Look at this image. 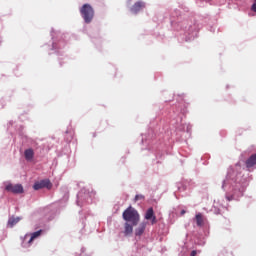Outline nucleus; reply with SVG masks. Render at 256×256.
Masks as SVG:
<instances>
[{
    "label": "nucleus",
    "instance_id": "a211bd4d",
    "mask_svg": "<svg viewBox=\"0 0 256 256\" xmlns=\"http://www.w3.org/2000/svg\"><path fill=\"white\" fill-rule=\"evenodd\" d=\"M28 235L25 236V239H27Z\"/></svg>",
    "mask_w": 256,
    "mask_h": 256
},
{
    "label": "nucleus",
    "instance_id": "f257e3e1",
    "mask_svg": "<svg viewBox=\"0 0 256 256\" xmlns=\"http://www.w3.org/2000/svg\"><path fill=\"white\" fill-rule=\"evenodd\" d=\"M122 217L124 221L127 223H132V225H138L139 224V212L135 210L133 207H128L122 214Z\"/></svg>",
    "mask_w": 256,
    "mask_h": 256
},
{
    "label": "nucleus",
    "instance_id": "1a4fd4ad",
    "mask_svg": "<svg viewBox=\"0 0 256 256\" xmlns=\"http://www.w3.org/2000/svg\"><path fill=\"white\" fill-rule=\"evenodd\" d=\"M147 227V223L142 222L139 227L135 230V235L137 237H141V235H143V233H145V229Z\"/></svg>",
    "mask_w": 256,
    "mask_h": 256
},
{
    "label": "nucleus",
    "instance_id": "f3484780",
    "mask_svg": "<svg viewBox=\"0 0 256 256\" xmlns=\"http://www.w3.org/2000/svg\"><path fill=\"white\" fill-rule=\"evenodd\" d=\"M128 3L130 4V3H131V0H128Z\"/></svg>",
    "mask_w": 256,
    "mask_h": 256
},
{
    "label": "nucleus",
    "instance_id": "6ab92c4d",
    "mask_svg": "<svg viewBox=\"0 0 256 256\" xmlns=\"http://www.w3.org/2000/svg\"><path fill=\"white\" fill-rule=\"evenodd\" d=\"M206 1H210V0H206Z\"/></svg>",
    "mask_w": 256,
    "mask_h": 256
},
{
    "label": "nucleus",
    "instance_id": "20e7f679",
    "mask_svg": "<svg viewBox=\"0 0 256 256\" xmlns=\"http://www.w3.org/2000/svg\"><path fill=\"white\" fill-rule=\"evenodd\" d=\"M44 187H46L47 189H51L52 185H51V181L49 180H42L40 182H36L33 186V189L35 191H39V189H44Z\"/></svg>",
    "mask_w": 256,
    "mask_h": 256
},
{
    "label": "nucleus",
    "instance_id": "0eeeda50",
    "mask_svg": "<svg viewBox=\"0 0 256 256\" xmlns=\"http://www.w3.org/2000/svg\"><path fill=\"white\" fill-rule=\"evenodd\" d=\"M133 227H135V225H131L129 224V222H126L124 224V235L125 237H129V235H132L133 234Z\"/></svg>",
    "mask_w": 256,
    "mask_h": 256
},
{
    "label": "nucleus",
    "instance_id": "4468645a",
    "mask_svg": "<svg viewBox=\"0 0 256 256\" xmlns=\"http://www.w3.org/2000/svg\"><path fill=\"white\" fill-rule=\"evenodd\" d=\"M139 199H143V195H136L135 196V201H139Z\"/></svg>",
    "mask_w": 256,
    "mask_h": 256
},
{
    "label": "nucleus",
    "instance_id": "dca6fc26",
    "mask_svg": "<svg viewBox=\"0 0 256 256\" xmlns=\"http://www.w3.org/2000/svg\"><path fill=\"white\" fill-rule=\"evenodd\" d=\"M181 215H185V210H182V211H181Z\"/></svg>",
    "mask_w": 256,
    "mask_h": 256
},
{
    "label": "nucleus",
    "instance_id": "2eb2a0df",
    "mask_svg": "<svg viewBox=\"0 0 256 256\" xmlns=\"http://www.w3.org/2000/svg\"><path fill=\"white\" fill-rule=\"evenodd\" d=\"M252 11H254V13H256V1H254L253 5H252Z\"/></svg>",
    "mask_w": 256,
    "mask_h": 256
},
{
    "label": "nucleus",
    "instance_id": "7ed1b4c3",
    "mask_svg": "<svg viewBox=\"0 0 256 256\" xmlns=\"http://www.w3.org/2000/svg\"><path fill=\"white\" fill-rule=\"evenodd\" d=\"M5 189L9 193H14L15 195L23 193V185H21V184H15V185L8 184V185H6Z\"/></svg>",
    "mask_w": 256,
    "mask_h": 256
},
{
    "label": "nucleus",
    "instance_id": "f03ea898",
    "mask_svg": "<svg viewBox=\"0 0 256 256\" xmlns=\"http://www.w3.org/2000/svg\"><path fill=\"white\" fill-rule=\"evenodd\" d=\"M80 15L84 19V22L89 24L93 21V17H95V10L91 4H84L80 8Z\"/></svg>",
    "mask_w": 256,
    "mask_h": 256
},
{
    "label": "nucleus",
    "instance_id": "ddd939ff",
    "mask_svg": "<svg viewBox=\"0 0 256 256\" xmlns=\"http://www.w3.org/2000/svg\"><path fill=\"white\" fill-rule=\"evenodd\" d=\"M19 221H21V218H19V217H12V218H9V220H8V225L10 226V227H15V225H17V223H19Z\"/></svg>",
    "mask_w": 256,
    "mask_h": 256
},
{
    "label": "nucleus",
    "instance_id": "423d86ee",
    "mask_svg": "<svg viewBox=\"0 0 256 256\" xmlns=\"http://www.w3.org/2000/svg\"><path fill=\"white\" fill-rule=\"evenodd\" d=\"M145 219L147 221H151V225H155L157 223V216H155V212L153 211V208H149L146 211Z\"/></svg>",
    "mask_w": 256,
    "mask_h": 256
},
{
    "label": "nucleus",
    "instance_id": "39448f33",
    "mask_svg": "<svg viewBox=\"0 0 256 256\" xmlns=\"http://www.w3.org/2000/svg\"><path fill=\"white\" fill-rule=\"evenodd\" d=\"M142 9H145V2L139 0L134 3V5L130 8V11L134 15H137V13H139V11H141Z\"/></svg>",
    "mask_w": 256,
    "mask_h": 256
},
{
    "label": "nucleus",
    "instance_id": "aec40b11",
    "mask_svg": "<svg viewBox=\"0 0 256 256\" xmlns=\"http://www.w3.org/2000/svg\"><path fill=\"white\" fill-rule=\"evenodd\" d=\"M256 2V0H254Z\"/></svg>",
    "mask_w": 256,
    "mask_h": 256
},
{
    "label": "nucleus",
    "instance_id": "6e6552de",
    "mask_svg": "<svg viewBox=\"0 0 256 256\" xmlns=\"http://www.w3.org/2000/svg\"><path fill=\"white\" fill-rule=\"evenodd\" d=\"M24 156H25L26 161H33V158L35 157V151H33L32 148L26 149L24 151Z\"/></svg>",
    "mask_w": 256,
    "mask_h": 256
},
{
    "label": "nucleus",
    "instance_id": "9b49d317",
    "mask_svg": "<svg viewBox=\"0 0 256 256\" xmlns=\"http://www.w3.org/2000/svg\"><path fill=\"white\" fill-rule=\"evenodd\" d=\"M195 219H196V225L198 227H203V225L205 223L203 220V214H201V213L196 214Z\"/></svg>",
    "mask_w": 256,
    "mask_h": 256
},
{
    "label": "nucleus",
    "instance_id": "f8f14e48",
    "mask_svg": "<svg viewBox=\"0 0 256 256\" xmlns=\"http://www.w3.org/2000/svg\"><path fill=\"white\" fill-rule=\"evenodd\" d=\"M42 232H43L42 230H38V231L32 233L28 243L31 244V243H33V241H35V239H37V237H41Z\"/></svg>",
    "mask_w": 256,
    "mask_h": 256
},
{
    "label": "nucleus",
    "instance_id": "9d476101",
    "mask_svg": "<svg viewBox=\"0 0 256 256\" xmlns=\"http://www.w3.org/2000/svg\"><path fill=\"white\" fill-rule=\"evenodd\" d=\"M256 165V153L251 155L247 160H246V167L248 169H251V167H254Z\"/></svg>",
    "mask_w": 256,
    "mask_h": 256
}]
</instances>
